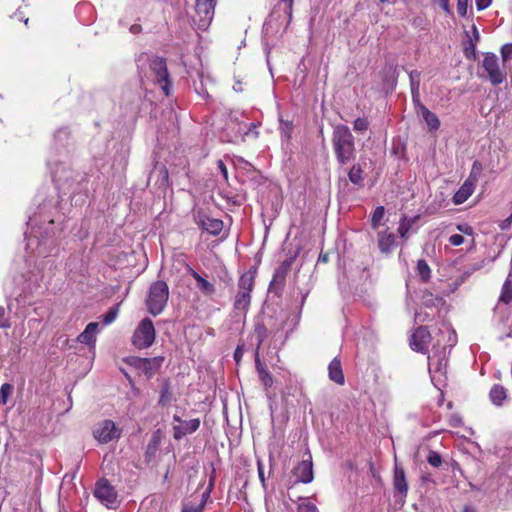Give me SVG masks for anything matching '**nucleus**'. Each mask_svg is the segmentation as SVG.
I'll use <instances>...</instances> for the list:
<instances>
[{"label": "nucleus", "mask_w": 512, "mask_h": 512, "mask_svg": "<svg viewBox=\"0 0 512 512\" xmlns=\"http://www.w3.org/2000/svg\"><path fill=\"white\" fill-rule=\"evenodd\" d=\"M64 214L53 200L42 201L38 210L29 217L30 228L26 234V251L28 261L34 262L37 273L32 271L37 285L44 278V270L52 269L54 257L58 254V240L64 230Z\"/></svg>", "instance_id": "nucleus-1"}, {"label": "nucleus", "mask_w": 512, "mask_h": 512, "mask_svg": "<svg viewBox=\"0 0 512 512\" xmlns=\"http://www.w3.org/2000/svg\"><path fill=\"white\" fill-rule=\"evenodd\" d=\"M439 333L440 338L437 339L428 356V369L434 385L440 384L446 379L448 356L451 348L457 342L456 332L450 325L443 324Z\"/></svg>", "instance_id": "nucleus-2"}, {"label": "nucleus", "mask_w": 512, "mask_h": 512, "mask_svg": "<svg viewBox=\"0 0 512 512\" xmlns=\"http://www.w3.org/2000/svg\"><path fill=\"white\" fill-rule=\"evenodd\" d=\"M47 165L51 170L53 181L59 192L61 201H63V197L66 195L71 198L86 189L85 177L70 169L65 163H58L56 160L49 158Z\"/></svg>", "instance_id": "nucleus-3"}, {"label": "nucleus", "mask_w": 512, "mask_h": 512, "mask_svg": "<svg viewBox=\"0 0 512 512\" xmlns=\"http://www.w3.org/2000/svg\"><path fill=\"white\" fill-rule=\"evenodd\" d=\"M332 146L337 161L346 165L356 157L354 136L348 126L338 124L333 129Z\"/></svg>", "instance_id": "nucleus-4"}, {"label": "nucleus", "mask_w": 512, "mask_h": 512, "mask_svg": "<svg viewBox=\"0 0 512 512\" xmlns=\"http://www.w3.org/2000/svg\"><path fill=\"white\" fill-rule=\"evenodd\" d=\"M293 0H278L272 13L264 23V29L269 32L285 31L292 19Z\"/></svg>", "instance_id": "nucleus-5"}, {"label": "nucleus", "mask_w": 512, "mask_h": 512, "mask_svg": "<svg viewBox=\"0 0 512 512\" xmlns=\"http://www.w3.org/2000/svg\"><path fill=\"white\" fill-rule=\"evenodd\" d=\"M254 279L249 274H243L238 282V291L234 299L233 309L236 317L245 319L251 304V292Z\"/></svg>", "instance_id": "nucleus-6"}, {"label": "nucleus", "mask_w": 512, "mask_h": 512, "mask_svg": "<svg viewBox=\"0 0 512 512\" xmlns=\"http://www.w3.org/2000/svg\"><path fill=\"white\" fill-rule=\"evenodd\" d=\"M168 297L169 288L166 282L156 281L152 283L146 299L149 313L153 316L161 314L167 304Z\"/></svg>", "instance_id": "nucleus-7"}, {"label": "nucleus", "mask_w": 512, "mask_h": 512, "mask_svg": "<svg viewBox=\"0 0 512 512\" xmlns=\"http://www.w3.org/2000/svg\"><path fill=\"white\" fill-rule=\"evenodd\" d=\"M149 76L161 88L165 96L170 95L171 81L164 58L158 56L149 58Z\"/></svg>", "instance_id": "nucleus-8"}, {"label": "nucleus", "mask_w": 512, "mask_h": 512, "mask_svg": "<svg viewBox=\"0 0 512 512\" xmlns=\"http://www.w3.org/2000/svg\"><path fill=\"white\" fill-rule=\"evenodd\" d=\"M155 337L156 332L152 320L144 318L133 333L132 345L138 349H146L154 343Z\"/></svg>", "instance_id": "nucleus-9"}, {"label": "nucleus", "mask_w": 512, "mask_h": 512, "mask_svg": "<svg viewBox=\"0 0 512 512\" xmlns=\"http://www.w3.org/2000/svg\"><path fill=\"white\" fill-rule=\"evenodd\" d=\"M216 0H195L193 22L199 30H206L214 17Z\"/></svg>", "instance_id": "nucleus-10"}, {"label": "nucleus", "mask_w": 512, "mask_h": 512, "mask_svg": "<svg viewBox=\"0 0 512 512\" xmlns=\"http://www.w3.org/2000/svg\"><path fill=\"white\" fill-rule=\"evenodd\" d=\"M94 496L109 509L118 507L120 503L115 487L105 478L96 482Z\"/></svg>", "instance_id": "nucleus-11"}, {"label": "nucleus", "mask_w": 512, "mask_h": 512, "mask_svg": "<svg viewBox=\"0 0 512 512\" xmlns=\"http://www.w3.org/2000/svg\"><path fill=\"white\" fill-rule=\"evenodd\" d=\"M482 67L492 85H500L505 80V73L500 69L499 59L494 53H485Z\"/></svg>", "instance_id": "nucleus-12"}, {"label": "nucleus", "mask_w": 512, "mask_h": 512, "mask_svg": "<svg viewBox=\"0 0 512 512\" xmlns=\"http://www.w3.org/2000/svg\"><path fill=\"white\" fill-rule=\"evenodd\" d=\"M121 431L111 420H104L94 430V437L103 444L120 437Z\"/></svg>", "instance_id": "nucleus-13"}, {"label": "nucleus", "mask_w": 512, "mask_h": 512, "mask_svg": "<svg viewBox=\"0 0 512 512\" xmlns=\"http://www.w3.org/2000/svg\"><path fill=\"white\" fill-rule=\"evenodd\" d=\"M173 421L178 423V425H173V437L175 440H180L184 436L194 433L200 427L199 418L183 421L180 416L174 415Z\"/></svg>", "instance_id": "nucleus-14"}, {"label": "nucleus", "mask_w": 512, "mask_h": 512, "mask_svg": "<svg viewBox=\"0 0 512 512\" xmlns=\"http://www.w3.org/2000/svg\"><path fill=\"white\" fill-rule=\"evenodd\" d=\"M163 357L136 358L133 365L141 370L148 378H151L162 366Z\"/></svg>", "instance_id": "nucleus-15"}, {"label": "nucleus", "mask_w": 512, "mask_h": 512, "mask_svg": "<svg viewBox=\"0 0 512 512\" xmlns=\"http://www.w3.org/2000/svg\"><path fill=\"white\" fill-rule=\"evenodd\" d=\"M293 474L296 477L297 482L304 484L311 483L314 479L313 463L311 455L308 459H303L293 470Z\"/></svg>", "instance_id": "nucleus-16"}, {"label": "nucleus", "mask_w": 512, "mask_h": 512, "mask_svg": "<svg viewBox=\"0 0 512 512\" xmlns=\"http://www.w3.org/2000/svg\"><path fill=\"white\" fill-rule=\"evenodd\" d=\"M429 339H431V334L428 329L420 326L412 334L410 346L414 351L425 353Z\"/></svg>", "instance_id": "nucleus-17"}, {"label": "nucleus", "mask_w": 512, "mask_h": 512, "mask_svg": "<svg viewBox=\"0 0 512 512\" xmlns=\"http://www.w3.org/2000/svg\"><path fill=\"white\" fill-rule=\"evenodd\" d=\"M186 271L196 281V287L203 295L212 296L215 294L216 287L212 282L205 279L202 275H200L190 266H187Z\"/></svg>", "instance_id": "nucleus-18"}, {"label": "nucleus", "mask_w": 512, "mask_h": 512, "mask_svg": "<svg viewBox=\"0 0 512 512\" xmlns=\"http://www.w3.org/2000/svg\"><path fill=\"white\" fill-rule=\"evenodd\" d=\"M99 323L91 322L89 323L84 331L80 333L77 337V341L82 344L94 345L96 341V335L99 332Z\"/></svg>", "instance_id": "nucleus-19"}, {"label": "nucleus", "mask_w": 512, "mask_h": 512, "mask_svg": "<svg viewBox=\"0 0 512 512\" xmlns=\"http://www.w3.org/2000/svg\"><path fill=\"white\" fill-rule=\"evenodd\" d=\"M394 489L400 493L403 497H406L408 492V484L406 481V476L404 469L399 465H395L394 468V479H393Z\"/></svg>", "instance_id": "nucleus-20"}, {"label": "nucleus", "mask_w": 512, "mask_h": 512, "mask_svg": "<svg viewBox=\"0 0 512 512\" xmlns=\"http://www.w3.org/2000/svg\"><path fill=\"white\" fill-rule=\"evenodd\" d=\"M199 225L204 231L214 236L219 235L223 229V222L221 220L207 216L200 218Z\"/></svg>", "instance_id": "nucleus-21"}, {"label": "nucleus", "mask_w": 512, "mask_h": 512, "mask_svg": "<svg viewBox=\"0 0 512 512\" xmlns=\"http://www.w3.org/2000/svg\"><path fill=\"white\" fill-rule=\"evenodd\" d=\"M475 188L476 184L465 180L458 191L454 194L453 202L457 205L464 203L473 194Z\"/></svg>", "instance_id": "nucleus-22"}, {"label": "nucleus", "mask_w": 512, "mask_h": 512, "mask_svg": "<svg viewBox=\"0 0 512 512\" xmlns=\"http://www.w3.org/2000/svg\"><path fill=\"white\" fill-rule=\"evenodd\" d=\"M329 378L333 382L343 385L345 382L344 374L342 371L341 362L339 359L334 358L328 366Z\"/></svg>", "instance_id": "nucleus-23"}, {"label": "nucleus", "mask_w": 512, "mask_h": 512, "mask_svg": "<svg viewBox=\"0 0 512 512\" xmlns=\"http://www.w3.org/2000/svg\"><path fill=\"white\" fill-rule=\"evenodd\" d=\"M396 237L393 233L379 232L378 246L382 253H389L395 246Z\"/></svg>", "instance_id": "nucleus-24"}, {"label": "nucleus", "mask_w": 512, "mask_h": 512, "mask_svg": "<svg viewBox=\"0 0 512 512\" xmlns=\"http://www.w3.org/2000/svg\"><path fill=\"white\" fill-rule=\"evenodd\" d=\"M507 398V391L506 389L499 385L495 384L492 386L489 392V399L495 406H502L503 402Z\"/></svg>", "instance_id": "nucleus-25"}, {"label": "nucleus", "mask_w": 512, "mask_h": 512, "mask_svg": "<svg viewBox=\"0 0 512 512\" xmlns=\"http://www.w3.org/2000/svg\"><path fill=\"white\" fill-rule=\"evenodd\" d=\"M268 329L262 321H256L254 330L252 333V340L255 341L256 348L259 349L263 341L268 336Z\"/></svg>", "instance_id": "nucleus-26"}, {"label": "nucleus", "mask_w": 512, "mask_h": 512, "mask_svg": "<svg viewBox=\"0 0 512 512\" xmlns=\"http://www.w3.org/2000/svg\"><path fill=\"white\" fill-rule=\"evenodd\" d=\"M421 116L430 131H437L440 127V120L437 115L431 112L427 107H421Z\"/></svg>", "instance_id": "nucleus-27"}, {"label": "nucleus", "mask_w": 512, "mask_h": 512, "mask_svg": "<svg viewBox=\"0 0 512 512\" xmlns=\"http://www.w3.org/2000/svg\"><path fill=\"white\" fill-rule=\"evenodd\" d=\"M363 173H364V171H363V168L361 167V165L355 164L349 170V173H348L349 180L354 185L362 186L363 180H364Z\"/></svg>", "instance_id": "nucleus-28"}, {"label": "nucleus", "mask_w": 512, "mask_h": 512, "mask_svg": "<svg viewBox=\"0 0 512 512\" xmlns=\"http://www.w3.org/2000/svg\"><path fill=\"white\" fill-rule=\"evenodd\" d=\"M418 218H419L418 216H415L412 218H408V217L404 216L401 219L399 227H398V233L401 236V238H406L408 236L409 230L416 223Z\"/></svg>", "instance_id": "nucleus-29"}, {"label": "nucleus", "mask_w": 512, "mask_h": 512, "mask_svg": "<svg viewBox=\"0 0 512 512\" xmlns=\"http://www.w3.org/2000/svg\"><path fill=\"white\" fill-rule=\"evenodd\" d=\"M499 301L504 304H509L512 301V282L510 280V276L502 285Z\"/></svg>", "instance_id": "nucleus-30"}, {"label": "nucleus", "mask_w": 512, "mask_h": 512, "mask_svg": "<svg viewBox=\"0 0 512 512\" xmlns=\"http://www.w3.org/2000/svg\"><path fill=\"white\" fill-rule=\"evenodd\" d=\"M483 171L482 163L478 160H475L472 164L469 176L466 180L477 184L479 177L481 176Z\"/></svg>", "instance_id": "nucleus-31"}, {"label": "nucleus", "mask_w": 512, "mask_h": 512, "mask_svg": "<svg viewBox=\"0 0 512 512\" xmlns=\"http://www.w3.org/2000/svg\"><path fill=\"white\" fill-rule=\"evenodd\" d=\"M292 130V122L280 119V132L283 141L288 142L291 139Z\"/></svg>", "instance_id": "nucleus-32"}, {"label": "nucleus", "mask_w": 512, "mask_h": 512, "mask_svg": "<svg viewBox=\"0 0 512 512\" xmlns=\"http://www.w3.org/2000/svg\"><path fill=\"white\" fill-rule=\"evenodd\" d=\"M476 45L477 43L473 41L472 38L469 40H466L464 42V55L469 60H475L476 59Z\"/></svg>", "instance_id": "nucleus-33"}, {"label": "nucleus", "mask_w": 512, "mask_h": 512, "mask_svg": "<svg viewBox=\"0 0 512 512\" xmlns=\"http://www.w3.org/2000/svg\"><path fill=\"white\" fill-rule=\"evenodd\" d=\"M417 272L423 281H427L430 278L431 270L425 260H418Z\"/></svg>", "instance_id": "nucleus-34"}, {"label": "nucleus", "mask_w": 512, "mask_h": 512, "mask_svg": "<svg viewBox=\"0 0 512 512\" xmlns=\"http://www.w3.org/2000/svg\"><path fill=\"white\" fill-rule=\"evenodd\" d=\"M69 138V131L67 128H60L54 134V143L58 146H64Z\"/></svg>", "instance_id": "nucleus-35"}, {"label": "nucleus", "mask_w": 512, "mask_h": 512, "mask_svg": "<svg viewBox=\"0 0 512 512\" xmlns=\"http://www.w3.org/2000/svg\"><path fill=\"white\" fill-rule=\"evenodd\" d=\"M385 209L383 206H378L374 210L371 218V224L373 228H378L381 224V221L384 217Z\"/></svg>", "instance_id": "nucleus-36"}, {"label": "nucleus", "mask_w": 512, "mask_h": 512, "mask_svg": "<svg viewBox=\"0 0 512 512\" xmlns=\"http://www.w3.org/2000/svg\"><path fill=\"white\" fill-rule=\"evenodd\" d=\"M13 386L9 383H4L0 387V405H5L9 396L12 394Z\"/></svg>", "instance_id": "nucleus-37"}, {"label": "nucleus", "mask_w": 512, "mask_h": 512, "mask_svg": "<svg viewBox=\"0 0 512 512\" xmlns=\"http://www.w3.org/2000/svg\"><path fill=\"white\" fill-rule=\"evenodd\" d=\"M410 88L411 90L420 89L421 73L418 70L409 72Z\"/></svg>", "instance_id": "nucleus-38"}, {"label": "nucleus", "mask_w": 512, "mask_h": 512, "mask_svg": "<svg viewBox=\"0 0 512 512\" xmlns=\"http://www.w3.org/2000/svg\"><path fill=\"white\" fill-rule=\"evenodd\" d=\"M369 128V121L365 117L356 118L353 122V129L355 132H365Z\"/></svg>", "instance_id": "nucleus-39"}, {"label": "nucleus", "mask_w": 512, "mask_h": 512, "mask_svg": "<svg viewBox=\"0 0 512 512\" xmlns=\"http://www.w3.org/2000/svg\"><path fill=\"white\" fill-rule=\"evenodd\" d=\"M259 377L261 382L266 388H270L273 385V377L272 375L266 371L264 368H258Z\"/></svg>", "instance_id": "nucleus-40"}, {"label": "nucleus", "mask_w": 512, "mask_h": 512, "mask_svg": "<svg viewBox=\"0 0 512 512\" xmlns=\"http://www.w3.org/2000/svg\"><path fill=\"white\" fill-rule=\"evenodd\" d=\"M118 315V305L110 308L104 315H103V323L104 325H109L112 322L115 321Z\"/></svg>", "instance_id": "nucleus-41"}, {"label": "nucleus", "mask_w": 512, "mask_h": 512, "mask_svg": "<svg viewBox=\"0 0 512 512\" xmlns=\"http://www.w3.org/2000/svg\"><path fill=\"white\" fill-rule=\"evenodd\" d=\"M428 463L433 467H439L442 463L441 455L436 451H430L427 456Z\"/></svg>", "instance_id": "nucleus-42"}, {"label": "nucleus", "mask_w": 512, "mask_h": 512, "mask_svg": "<svg viewBox=\"0 0 512 512\" xmlns=\"http://www.w3.org/2000/svg\"><path fill=\"white\" fill-rule=\"evenodd\" d=\"M289 264L283 263L275 272L273 281H282L285 279L286 273L288 271Z\"/></svg>", "instance_id": "nucleus-43"}, {"label": "nucleus", "mask_w": 512, "mask_h": 512, "mask_svg": "<svg viewBox=\"0 0 512 512\" xmlns=\"http://www.w3.org/2000/svg\"><path fill=\"white\" fill-rule=\"evenodd\" d=\"M412 102L415 106L417 113H421V107H426L420 101V92L419 90H411Z\"/></svg>", "instance_id": "nucleus-44"}, {"label": "nucleus", "mask_w": 512, "mask_h": 512, "mask_svg": "<svg viewBox=\"0 0 512 512\" xmlns=\"http://www.w3.org/2000/svg\"><path fill=\"white\" fill-rule=\"evenodd\" d=\"M465 36H466L467 40L472 38L473 41L476 42V43H478L480 41V33H479L478 28L476 27L475 24H472L471 32H469V31L465 32Z\"/></svg>", "instance_id": "nucleus-45"}, {"label": "nucleus", "mask_w": 512, "mask_h": 512, "mask_svg": "<svg viewBox=\"0 0 512 512\" xmlns=\"http://www.w3.org/2000/svg\"><path fill=\"white\" fill-rule=\"evenodd\" d=\"M299 512H319L315 504L306 501L299 505Z\"/></svg>", "instance_id": "nucleus-46"}, {"label": "nucleus", "mask_w": 512, "mask_h": 512, "mask_svg": "<svg viewBox=\"0 0 512 512\" xmlns=\"http://www.w3.org/2000/svg\"><path fill=\"white\" fill-rule=\"evenodd\" d=\"M468 2L469 0H457V12L462 17L467 15Z\"/></svg>", "instance_id": "nucleus-47"}, {"label": "nucleus", "mask_w": 512, "mask_h": 512, "mask_svg": "<svg viewBox=\"0 0 512 512\" xmlns=\"http://www.w3.org/2000/svg\"><path fill=\"white\" fill-rule=\"evenodd\" d=\"M501 56H502L503 62H506L507 60L512 58V44H505L502 46Z\"/></svg>", "instance_id": "nucleus-48"}, {"label": "nucleus", "mask_w": 512, "mask_h": 512, "mask_svg": "<svg viewBox=\"0 0 512 512\" xmlns=\"http://www.w3.org/2000/svg\"><path fill=\"white\" fill-rule=\"evenodd\" d=\"M10 325L9 318L6 316V309L0 306V328H9Z\"/></svg>", "instance_id": "nucleus-49"}, {"label": "nucleus", "mask_w": 512, "mask_h": 512, "mask_svg": "<svg viewBox=\"0 0 512 512\" xmlns=\"http://www.w3.org/2000/svg\"><path fill=\"white\" fill-rule=\"evenodd\" d=\"M457 230L468 236H472L474 234L473 228L467 223L457 225Z\"/></svg>", "instance_id": "nucleus-50"}, {"label": "nucleus", "mask_w": 512, "mask_h": 512, "mask_svg": "<svg viewBox=\"0 0 512 512\" xmlns=\"http://www.w3.org/2000/svg\"><path fill=\"white\" fill-rule=\"evenodd\" d=\"M449 243L452 246H460L464 243V237L461 234H453L449 237Z\"/></svg>", "instance_id": "nucleus-51"}, {"label": "nucleus", "mask_w": 512, "mask_h": 512, "mask_svg": "<svg viewBox=\"0 0 512 512\" xmlns=\"http://www.w3.org/2000/svg\"><path fill=\"white\" fill-rule=\"evenodd\" d=\"M492 0H475L476 7L478 11H482L489 7Z\"/></svg>", "instance_id": "nucleus-52"}, {"label": "nucleus", "mask_w": 512, "mask_h": 512, "mask_svg": "<svg viewBox=\"0 0 512 512\" xmlns=\"http://www.w3.org/2000/svg\"><path fill=\"white\" fill-rule=\"evenodd\" d=\"M257 468H258L259 479H260L262 485L265 486L264 466L260 461H258V463H257Z\"/></svg>", "instance_id": "nucleus-53"}, {"label": "nucleus", "mask_w": 512, "mask_h": 512, "mask_svg": "<svg viewBox=\"0 0 512 512\" xmlns=\"http://www.w3.org/2000/svg\"><path fill=\"white\" fill-rule=\"evenodd\" d=\"M449 423L452 427H458V426L462 425V419L458 415H452L450 417Z\"/></svg>", "instance_id": "nucleus-54"}, {"label": "nucleus", "mask_w": 512, "mask_h": 512, "mask_svg": "<svg viewBox=\"0 0 512 512\" xmlns=\"http://www.w3.org/2000/svg\"><path fill=\"white\" fill-rule=\"evenodd\" d=\"M218 169L220 170L221 174L223 175L224 179L228 178V172L227 168L222 160H219L217 162Z\"/></svg>", "instance_id": "nucleus-55"}, {"label": "nucleus", "mask_w": 512, "mask_h": 512, "mask_svg": "<svg viewBox=\"0 0 512 512\" xmlns=\"http://www.w3.org/2000/svg\"><path fill=\"white\" fill-rule=\"evenodd\" d=\"M182 512H203V504L183 508Z\"/></svg>", "instance_id": "nucleus-56"}, {"label": "nucleus", "mask_w": 512, "mask_h": 512, "mask_svg": "<svg viewBox=\"0 0 512 512\" xmlns=\"http://www.w3.org/2000/svg\"><path fill=\"white\" fill-rule=\"evenodd\" d=\"M159 173L161 174L163 181H167L168 180V171L165 168V166H161L159 168Z\"/></svg>", "instance_id": "nucleus-57"}, {"label": "nucleus", "mask_w": 512, "mask_h": 512, "mask_svg": "<svg viewBox=\"0 0 512 512\" xmlns=\"http://www.w3.org/2000/svg\"><path fill=\"white\" fill-rule=\"evenodd\" d=\"M440 6L441 8L446 11V12H450V5H449V0H442L440 1Z\"/></svg>", "instance_id": "nucleus-58"}, {"label": "nucleus", "mask_w": 512, "mask_h": 512, "mask_svg": "<svg viewBox=\"0 0 512 512\" xmlns=\"http://www.w3.org/2000/svg\"><path fill=\"white\" fill-rule=\"evenodd\" d=\"M242 356V352L240 350V348L238 347L236 350H235V353H234V358L235 360L238 362L240 360Z\"/></svg>", "instance_id": "nucleus-59"}, {"label": "nucleus", "mask_w": 512, "mask_h": 512, "mask_svg": "<svg viewBox=\"0 0 512 512\" xmlns=\"http://www.w3.org/2000/svg\"><path fill=\"white\" fill-rule=\"evenodd\" d=\"M480 268H482V265H474L468 272H466L467 274H471L473 271H476V270H479Z\"/></svg>", "instance_id": "nucleus-60"}, {"label": "nucleus", "mask_w": 512, "mask_h": 512, "mask_svg": "<svg viewBox=\"0 0 512 512\" xmlns=\"http://www.w3.org/2000/svg\"><path fill=\"white\" fill-rule=\"evenodd\" d=\"M462 512H476V510L472 506H465Z\"/></svg>", "instance_id": "nucleus-61"}, {"label": "nucleus", "mask_w": 512, "mask_h": 512, "mask_svg": "<svg viewBox=\"0 0 512 512\" xmlns=\"http://www.w3.org/2000/svg\"><path fill=\"white\" fill-rule=\"evenodd\" d=\"M139 30H140V26L139 25H132L131 28H130V31L132 33H137Z\"/></svg>", "instance_id": "nucleus-62"}, {"label": "nucleus", "mask_w": 512, "mask_h": 512, "mask_svg": "<svg viewBox=\"0 0 512 512\" xmlns=\"http://www.w3.org/2000/svg\"><path fill=\"white\" fill-rule=\"evenodd\" d=\"M306 296H307V292L306 293H301V305L304 304Z\"/></svg>", "instance_id": "nucleus-63"}, {"label": "nucleus", "mask_w": 512, "mask_h": 512, "mask_svg": "<svg viewBox=\"0 0 512 512\" xmlns=\"http://www.w3.org/2000/svg\"><path fill=\"white\" fill-rule=\"evenodd\" d=\"M415 318H416V320H418L420 322H423L425 320L424 318L421 317V314H416Z\"/></svg>", "instance_id": "nucleus-64"}]
</instances>
